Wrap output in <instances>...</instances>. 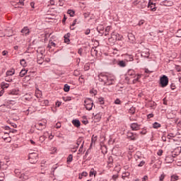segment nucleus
I'll return each instance as SVG.
<instances>
[{"instance_id":"9b49d317","label":"nucleus","mask_w":181,"mask_h":181,"mask_svg":"<svg viewBox=\"0 0 181 181\" xmlns=\"http://www.w3.org/2000/svg\"><path fill=\"white\" fill-rule=\"evenodd\" d=\"M47 135H49V132H46L44 133V134L39 138L40 144H43L44 141H46V139L47 138Z\"/></svg>"},{"instance_id":"1a4fd4ad","label":"nucleus","mask_w":181,"mask_h":181,"mask_svg":"<svg viewBox=\"0 0 181 181\" xmlns=\"http://www.w3.org/2000/svg\"><path fill=\"white\" fill-rule=\"evenodd\" d=\"M18 177H19V179H21V180H28V179H29V175H28V173H22L21 174H18Z\"/></svg>"},{"instance_id":"e433bc0d","label":"nucleus","mask_w":181,"mask_h":181,"mask_svg":"<svg viewBox=\"0 0 181 181\" xmlns=\"http://www.w3.org/2000/svg\"><path fill=\"white\" fill-rule=\"evenodd\" d=\"M76 23H77V20H74L73 23L71 24V25L70 26V29L71 30H74V28H73V26H74V25H76Z\"/></svg>"},{"instance_id":"680f3d73","label":"nucleus","mask_w":181,"mask_h":181,"mask_svg":"<svg viewBox=\"0 0 181 181\" xmlns=\"http://www.w3.org/2000/svg\"><path fill=\"white\" fill-rule=\"evenodd\" d=\"M175 70H176L177 71H181V67L179 66H175Z\"/></svg>"},{"instance_id":"ddd939ff","label":"nucleus","mask_w":181,"mask_h":181,"mask_svg":"<svg viewBox=\"0 0 181 181\" xmlns=\"http://www.w3.org/2000/svg\"><path fill=\"white\" fill-rule=\"evenodd\" d=\"M148 8H149L151 11H152V12H155V11H156V6L155 5V4L152 3L151 0L148 2Z\"/></svg>"},{"instance_id":"58836bf2","label":"nucleus","mask_w":181,"mask_h":181,"mask_svg":"<svg viewBox=\"0 0 181 181\" xmlns=\"http://www.w3.org/2000/svg\"><path fill=\"white\" fill-rule=\"evenodd\" d=\"M74 13H75L74 11H73V10H69V15L70 16H74Z\"/></svg>"},{"instance_id":"f257e3e1","label":"nucleus","mask_w":181,"mask_h":181,"mask_svg":"<svg viewBox=\"0 0 181 181\" xmlns=\"http://www.w3.org/2000/svg\"><path fill=\"white\" fill-rule=\"evenodd\" d=\"M99 81L103 83L104 86H112L115 83V78L105 74H100Z\"/></svg>"},{"instance_id":"bf43d9fd","label":"nucleus","mask_w":181,"mask_h":181,"mask_svg":"<svg viewBox=\"0 0 181 181\" xmlns=\"http://www.w3.org/2000/svg\"><path fill=\"white\" fill-rule=\"evenodd\" d=\"M56 107H60L62 105V102L57 101L55 103Z\"/></svg>"},{"instance_id":"393cba45","label":"nucleus","mask_w":181,"mask_h":181,"mask_svg":"<svg viewBox=\"0 0 181 181\" xmlns=\"http://www.w3.org/2000/svg\"><path fill=\"white\" fill-rule=\"evenodd\" d=\"M110 30H111V26L106 27L105 30V36H108V35L110 33Z\"/></svg>"},{"instance_id":"a19ab883","label":"nucleus","mask_w":181,"mask_h":181,"mask_svg":"<svg viewBox=\"0 0 181 181\" xmlns=\"http://www.w3.org/2000/svg\"><path fill=\"white\" fill-rule=\"evenodd\" d=\"M14 173L16 174L17 177H18V175H21V170H14Z\"/></svg>"},{"instance_id":"09e8293b","label":"nucleus","mask_w":181,"mask_h":181,"mask_svg":"<svg viewBox=\"0 0 181 181\" xmlns=\"http://www.w3.org/2000/svg\"><path fill=\"white\" fill-rule=\"evenodd\" d=\"M144 23H145V21L144 20H141L139 22L138 25L139 26H142V25H144Z\"/></svg>"},{"instance_id":"72a5a7b5","label":"nucleus","mask_w":181,"mask_h":181,"mask_svg":"<svg viewBox=\"0 0 181 181\" xmlns=\"http://www.w3.org/2000/svg\"><path fill=\"white\" fill-rule=\"evenodd\" d=\"M153 128H155L156 129H158V128H160V124H159L158 122H155L153 124Z\"/></svg>"},{"instance_id":"052dcab7","label":"nucleus","mask_w":181,"mask_h":181,"mask_svg":"<svg viewBox=\"0 0 181 181\" xmlns=\"http://www.w3.org/2000/svg\"><path fill=\"white\" fill-rule=\"evenodd\" d=\"M49 5L54 6V4H55L54 0H49Z\"/></svg>"},{"instance_id":"c85d7f7f","label":"nucleus","mask_w":181,"mask_h":181,"mask_svg":"<svg viewBox=\"0 0 181 181\" xmlns=\"http://www.w3.org/2000/svg\"><path fill=\"white\" fill-rule=\"evenodd\" d=\"M11 94H12L13 95H18V94H19V90L13 89L11 91Z\"/></svg>"},{"instance_id":"e2e57ef3","label":"nucleus","mask_w":181,"mask_h":181,"mask_svg":"<svg viewBox=\"0 0 181 181\" xmlns=\"http://www.w3.org/2000/svg\"><path fill=\"white\" fill-rule=\"evenodd\" d=\"M79 81H80V83H84V78H83V76H80Z\"/></svg>"},{"instance_id":"f704fd0d","label":"nucleus","mask_w":181,"mask_h":181,"mask_svg":"<svg viewBox=\"0 0 181 181\" xmlns=\"http://www.w3.org/2000/svg\"><path fill=\"white\" fill-rule=\"evenodd\" d=\"M141 56L143 57H149V52H142L141 53Z\"/></svg>"},{"instance_id":"de8ad7c7","label":"nucleus","mask_w":181,"mask_h":181,"mask_svg":"<svg viewBox=\"0 0 181 181\" xmlns=\"http://www.w3.org/2000/svg\"><path fill=\"white\" fill-rule=\"evenodd\" d=\"M5 80H6V81H7V83H12V78H11L8 76H6Z\"/></svg>"},{"instance_id":"79ce46f5","label":"nucleus","mask_w":181,"mask_h":181,"mask_svg":"<svg viewBox=\"0 0 181 181\" xmlns=\"http://www.w3.org/2000/svg\"><path fill=\"white\" fill-rule=\"evenodd\" d=\"M55 128H57V129H59V128H60L62 127V124L60 122H57L56 124H55Z\"/></svg>"},{"instance_id":"13d9d810","label":"nucleus","mask_w":181,"mask_h":181,"mask_svg":"<svg viewBox=\"0 0 181 181\" xmlns=\"http://www.w3.org/2000/svg\"><path fill=\"white\" fill-rule=\"evenodd\" d=\"M141 4H141V8H144L146 6V1H143Z\"/></svg>"},{"instance_id":"aec40b11","label":"nucleus","mask_w":181,"mask_h":181,"mask_svg":"<svg viewBox=\"0 0 181 181\" xmlns=\"http://www.w3.org/2000/svg\"><path fill=\"white\" fill-rule=\"evenodd\" d=\"M43 62H45L43 57H37V62L38 64H43Z\"/></svg>"},{"instance_id":"774afa93","label":"nucleus","mask_w":181,"mask_h":181,"mask_svg":"<svg viewBox=\"0 0 181 181\" xmlns=\"http://www.w3.org/2000/svg\"><path fill=\"white\" fill-rule=\"evenodd\" d=\"M45 105H49V101L47 100H44Z\"/></svg>"},{"instance_id":"a211bd4d","label":"nucleus","mask_w":181,"mask_h":181,"mask_svg":"<svg viewBox=\"0 0 181 181\" xmlns=\"http://www.w3.org/2000/svg\"><path fill=\"white\" fill-rule=\"evenodd\" d=\"M35 97H37V98H40V97H42V91L39 89H36L35 90Z\"/></svg>"},{"instance_id":"0e129e2a","label":"nucleus","mask_w":181,"mask_h":181,"mask_svg":"<svg viewBox=\"0 0 181 181\" xmlns=\"http://www.w3.org/2000/svg\"><path fill=\"white\" fill-rule=\"evenodd\" d=\"M112 179H113V180H117V179H118V175H114L112 176Z\"/></svg>"},{"instance_id":"39448f33","label":"nucleus","mask_w":181,"mask_h":181,"mask_svg":"<svg viewBox=\"0 0 181 181\" xmlns=\"http://www.w3.org/2000/svg\"><path fill=\"white\" fill-rule=\"evenodd\" d=\"M160 83L161 84V87H166L168 84H169V78L166 76H163V77L160 79Z\"/></svg>"},{"instance_id":"20e7f679","label":"nucleus","mask_w":181,"mask_h":181,"mask_svg":"<svg viewBox=\"0 0 181 181\" xmlns=\"http://www.w3.org/2000/svg\"><path fill=\"white\" fill-rule=\"evenodd\" d=\"M136 77V74L133 69H129L126 74V80H129L130 78H135Z\"/></svg>"},{"instance_id":"6e6552de","label":"nucleus","mask_w":181,"mask_h":181,"mask_svg":"<svg viewBox=\"0 0 181 181\" xmlns=\"http://www.w3.org/2000/svg\"><path fill=\"white\" fill-rule=\"evenodd\" d=\"M127 138L132 141H136V138H138V134H134V133L129 132H127Z\"/></svg>"},{"instance_id":"603ef678","label":"nucleus","mask_w":181,"mask_h":181,"mask_svg":"<svg viewBox=\"0 0 181 181\" xmlns=\"http://www.w3.org/2000/svg\"><path fill=\"white\" fill-rule=\"evenodd\" d=\"M165 179V174H162L160 177H159V180L160 181H163V180Z\"/></svg>"},{"instance_id":"2f4dec72","label":"nucleus","mask_w":181,"mask_h":181,"mask_svg":"<svg viewBox=\"0 0 181 181\" xmlns=\"http://www.w3.org/2000/svg\"><path fill=\"white\" fill-rule=\"evenodd\" d=\"M26 73H28V71H25V69H22L20 72V77H23Z\"/></svg>"},{"instance_id":"8fccbe9b","label":"nucleus","mask_w":181,"mask_h":181,"mask_svg":"<svg viewBox=\"0 0 181 181\" xmlns=\"http://www.w3.org/2000/svg\"><path fill=\"white\" fill-rule=\"evenodd\" d=\"M59 6H63V5H64V0H59Z\"/></svg>"},{"instance_id":"0eeeda50","label":"nucleus","mask_w":181,"mask_h":181,"mask_svg":"<svg viewBox=\"0 0 181 181\" xmlns=\"http://www.w3.org/2000/svg\"><path fill=\"white\" fill-rule=\"evenodd\" d=\"M21 33L23 36H29V35H30V30L29 29V27H23V28L21 30Z\"/></svg>"},{"instance_id":"bb28decb","label":"nucleus","mask_w":181,"mask_h":181,"mask_svg":"<svg viewBox=\"0 0 181 181\" xmlns=\"http://www.w3.org/2000/svg\"><path fill=\"white\" fill-rule=\"evenodd\" d=\"M1 88H3L4 90V88H8L9 87V84L6 82H2L1 83Z\"/></svg>"},{"instance_id":"5701e85b","label":"nucleus","mask_w":181,"mask_h":181,"mask_svg":"<svg viewBox=\"0 0 181 181\" xmlns=\"http://www.w3.org/2000/svg\"><path fill=\"white\" fill-rule=\"evenodd\" d=\"M88 175V173L87 172H83L82 173L79 174L78 179L81 180L83 177H86Z\"/></svg>"},{"instance_id":"7c9ffc66","label":"nucleus","mask_w":181,"mask_h":181,"mask_svg":"<svg viewBox=\"0 0 181 181\" xmlns=\"http://www.w3.org/2000/svg\"><path fill=\"white\" fill-rule=\"evenodd\" d=\"M118 65L120 66V67H125V66H127V64L124 62V61H119L118 62Z\"/></svg>"},{"instance_id":"dca6fc26","label":"nucleus","mask_w":181,"mask_h":181,"mask_svg":"<svg viewBox=\"0 0 181 181\" xmlns=\"http://www.w3.org/2000/svg\"><path fill=\"white\" fill-rule=\"evenodd\" d=\"M97 30L99 33H100L101 35H104V25H99L98 27H97Z\"/></svg>"},{"instance_id":"864d4df0","label":"nucleus","mask_w":181,"mask_h":181,"mask_svg":"<svg viewBox=\"0 0 181 181\" xmlns=\"http://www.w3.org/2000/svg\"><path fill=\"white\" fill-rule=\"evenodd\" d=\"M38 127H43V129L46 128V124L45 123H38Z\"/></svg>"},{"instance_id":"4c0bfd02","label":"nucleus","mask_w":181,"mask_h":181,"mask_svg":"<svg viewBox=\"0 0 181 181\" xmlns=\"http://www.w3.org/2000/svg\"><path fill=\"white\" fill-rule=\"evenodd\" d=\"M121 103L122 102L119 98H117L115 100V104H116L117 105H121Z\"/></svg>"},{"instance_id":"c756f323","label":"nucleus","mask_w":181,"mask_h":181,"mask_svg":"<svg viewBox=\"0 0 181 181\" xmlns=\"http://www.w3.org/2000/svg\"><path fill=\"white\" fill-rule=\"evenodd\" d=\"M64 43H66V45H69V33H66L64 36Z\"/></svg>"},{"instance_id":"cd10ccee","label":"nucleus","mask_w":181,"mask_h":181,"mask_svg":"<svg viewBox=\"0 0 181 181\" xmlns=\"http://www.w3.org/2000/svg\"><path fill=\"white\" fill-rule=\"evenodd\" d=\"M20 64L23 66V67H26L28 66V64L26 63V60L23 59L20 61Z\"/></svg>"},{"instance_id":"4be33fe9","label":"nucleus","mask_w":181,"mask_h":181,"mask_svg":"<svg viewBox=\"0 0 181 181\" xmlns=\"http://www.w3.org/2000/svg\"><path fill=\"white\" fill-rule=\"evenodd\" d=\"M94 119H95L96 122H98L101 119V114L98 113L94 116Z\"/></svg>"},{"instance_id":"f3484780","label":"nucleus","mask_w":181,"mask_h":181,"mask_svg":"<svg viewBox=\"0 0 181 181\" xmlns=\"http://www.w3.org/2000/svg\"><path fill=\"white\" fill-rule=\"evenodd\" d=\"M125 59L127 62L134 61V57L132 55L126 54Z\"/></svg>"},{"instance_id":"338daca9","label":"nucleus","mask_w":181,"mask_h":181,"mask_svg":"<svg viewBox=\"0 0 181 181\" xmlns=\"http://www.w3.org/2000/svg\"><path fill=\"white\" fill-rule=\"evenodd\" d=\"M6 54H8V51L4 50V51L2 52V55L3 56H6Z\"/></svg>"},{"instance_id":"f8f14e48","label":"nucleus","mask_w":181,"mask_h":181,"mask_svg":"<svg viewBox=\"0 0 181 181\" xmlns=\"http://www.w3.org/2000/svg\"><path fill=\"white\" fill-rule=\"evenodd\" d=\"M163 6H173V1L165 0L160 3Z\"/></svg>"},{"instance_id":"69168bd1","label":"nucleus","mask_w":181,"mask_h":181,"mask_svg":"<svg viewBox=\"0 0 181 181\" xmlns=\"http://www.w3.org/2000/svg\"><path fill=\"white\" fill-rule=\"evenodd\" d=\"M90 32H91V30L90 29H88L85 31V35H90Z\"/></svg>"},{"instance_id":"f03ea898","label":"nucleus","mask_w":181,"mask_h":181,"mask_svg":"<svg viewBox=\"0 0 181 181\" xmlns=\"http://www.w3.org/2000/svg\"><path fill=\"white\" fill-rule=\"evenodd\" d=\"M28 160L30 163H36L37 162V153H30L28 155Z\"/></svg>"},{"instance_id":"423d86ee","label":"nucleus","mask_w":181,"mask_h":181,"mask_svg":"<svg viewBox=\"0 0 181 181\" xmlns=\"http://www.w3.org/2000/svg\"><path fill=\"white\" fill-rule=\"evenodd\" d=\"M76 144L78 146H80V148H79V152H83V148L84 146V139H83V138H78V140H77V142H76Z\"/></svg>"},{"instance_id":"c03bdc74","label":"nucleus","mask_w":181,"mask_h":181,"mask_svg":"<svg viewBox=\"0 0 181 181\" xmlns=\"http://www.w3.org/2000/svg\"><path fill=\"white\" fill-rule=\"evenodd\" d=\"M139 4H141V1L139 0H136L135 1L133 2V5H139Z\"/></svg>"},{"instance_id":"5fc2aeb1","label":"nucleus","mask_w":181,"mask_h":181,"mask_svg":"<svg viewBox=\"0 0 181 181\" xmlns=\"http://www.w3.org/2000/svg\"><path fill=\"white\" fill-rule=\"evenodd\" d=\"M18 4L23 6V5H25V0H19Z\"/></svg>"},{"instance_id":"3c124183","label":"nucleus","mask_w":181,"mask_h":181,"mask_svg":"<svg viewBox=\"0 0 181 181\" xmlns=\"http://www.w3.org/2000/svg\"><path fill=\"white\" fill-rule=\"evenodd\" d=\"M163 153V150H158L157 155L158 156H162V154Z\"/></svg>"},{"instance_id":"c9c22d12","label":"nucleus","mask_w":181,"mask_h":181,"mask_svg":"<svg viewBox=\"0 0 181 181\" xmlns=\"http://www.w3.org/2000/svg\"><path fill=\"white\" fill-rule=\"evenodd\" d=\"M64 91L69 93V84L66 83L64 85Z\"/></svg>"},{"instance_id":"9d476101","label":"nucleus","mask_w":181,"mask_h":181,"mask_svg":"<svg viewBox=\"0 0 181 181\" xmlns=\"http://www.w3.org/2000/svg\"><path fill=\"white\" fill-rule=\"evenodd\" d=\"M130 127L132 131H139V129H141V125L138 124L137 123L131 124Z\"/></svg>"},{"instance_id":"4468645a","label":"nucleus","mask_w":181,"mask_h":181,"mask_svg":"<svg viewBox=\"0 0 181 181\" xmlns=\"http://www.w3.org/2000/svg\"><path fill=\"white\" fill-rule=\"evenodd\" d=\"M57 45L53 42V40H50L48 43L47 49L50 50V49H53V47H56Z\"/></svg>"},{"instance_id":"6ab92c4d","label":"nucleus","mask_w":181,"mask_h":181,"mask_svg":"<svg viewBox=\"0 0 181 181\" xmlns=\"http://www.w3.org/2000/svg\"><path fill=\"white\" fill-rule=\"evenodd\" d=\"M97 175V171L94 170V168H91L90 171L89 173V176L91 177V176H95Z\"/></svg>"},{"instance_id":"ea45409f","label":"nucleus","mask_w":181,"mask_h":181,"mask_svg":"<svg viewBox=\"0 0 181 181\" xmlns=\"http://www.w3.org/2000/svg\"><path fill=\"white\" fill-rule=\"evenodd\" d=\"M98 103H100L101 105L104 104V98H99Z\"/></svg>"},{"instance_id":"2eb2a0df","label":"nucleus","mask_w":181,"mask_h":181,"mask_svg":"<svg viewBox=\"0 0 181 181\" xmlns=\"http://www.w3.org/2000/svg\"><path fill=\"white\" fill-rule=\"evenodd\" d=\"M72 124L74 127L76 128H79V127L81 125V123L80 122V120L76 119L72 120Z\"/></svg>"},{"instance_id":"7ed1b4c3","label":"nucleus","mask_w":181,"mask_h":181,"mask_svg":"<svg viewBox=\"0 0 181 181\" xmlns=\"http://www.w3.org/2000/svg\"><path fill=\"white\" fill-rule=\"evenodd\" d=\"M84 105L88 111H91L93 107V100H91V99H86L84 101Z\"/></svg>"},{"instance_id":"412c9836","label":"nucleus","mask_w":181,"mask_h":181,"mask_svg":"<svg viewBox=\"0 0 181 181\" xmlns=\"http://www.w3.org/2000/svg\"><path fill=\"white\" fill-rule=\"evenodd\" d=\"M129 172H124L122 175V178L123 180H125V177H129Z\"/></svg>"},{"instance_id":"37998d69","label":"nucleus","mask_w":181,"mask_h":181,"mask_svg":"<svg viewBox=\"0 0 181 181\" xmlns=\"http://www.w3.org/2000/svg\"><path fill=\"white\" fill-rule=\"evenodd\" d=\"M145 165V161L142 160L140 162V163L138 165L139 168H142Z\"/></svg>"},{"instance_id":"b1692460","label":"nucleus","mask_w":181,"mask_h":181,"mask_svg":"<svg viewBox=\"0 0 181 181\" xmlns=\"http://www.w3.org/2000/svg\"><path fill=\"white\" fill-rule=\"evenodd\" d=\"M141 76H142L141 74H138L136 78L133 80V81H132L133 84H136V83H138V81H139V78H141Z\"/></svg>"},{"instance_id":"a18cd8bd","label":"nucleus","mask_w":181,"mask_h":181,"mask_svg":"<svg viewBox=\"0 0 181 181\" xmlns=\"http://www.w3.org/2000/svg\"><path fill=\"white\" fill-rule=\"evenodd\" d=\"M129 112H130V114H135V107H132L129 110Z\"/></svg>"},{"instance_id":"49530a36","label":"nucleus","mask_w":181,"mask_h":181,"mask_svg":"<svg viewBox=\"0 0 181 181\" xmlns=\"http://www.w3.org/2000/svg\"><path fill=\"white\" fill-rule=\"evenodd\" d=\"M74 76H80V71H78V70L74 71Z\"/></svg>"},{"instance_id":"a878e982","label":"nucleus","mask_w":181,"mask_h":181,"mask_svg":"<svg viewBox=\"0 0 181 181\" xmlns=\"http://www.w3.org/2000/svg\"><path fill=\"white\" fill-rule=\"evenodd\" d=\"M6 74V77H9V76H13V74H15V70L7 71Z\"/></svg>"},{"instance_id":"473e14b6","label":"nucleus","mask_w":181,"mask_h":181,"mask_svg":"<svg viewBox=\"0 0 181 181\" xmlns=\"http://www.w3.org/2000/svg\"><path fill=\"white\" fill-rule=\"evenodd\" d=\"M176 180H179V176L176 175H173L171 176V181H176Z\"/></svg>"},{"instance_id":"4d7b16f0","label":"nucleus","mask_w":181,"mask_h":181,"mask_svg":"<svg viewBox=\"0 0 181 181\" xmlns=\"http://www.w3.org/2000/svg\"><path fill=\"white\" fill-rule=\"evenodd\" d=\"M56 169H57V164L53 165L52 170V172H54L56 170Z\"/></svg>"},{"instance_id":"6e6d98bb","label":"nucleus","mask_w":181,"mask_h":181,"mask_svg":"<svg viewBox=\"0 0 181 181\" xmlns=\"http://www.w3.org/2000/svg\"><path fill=\"white\" fill-rule=\"evenodd\" d=\"M69 162H73V155L71 154L69 156Z\"/></svg>"}]
</instances>
